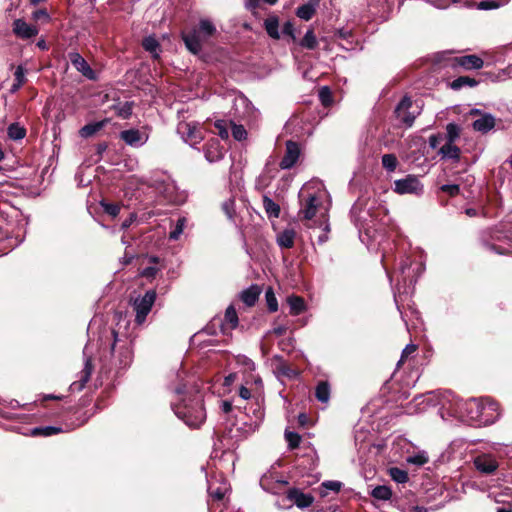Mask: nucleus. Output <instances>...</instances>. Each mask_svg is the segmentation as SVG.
Masks as SVG:
<instances>
[{
	"instance_id": "20e7f679",
	"label": "nucleus",
	"mask_w": 512,
	"mask_h": 512,
	"mask_svg": "<svg viewBox=\"0 0 512 512\" xmlns=\"http://www.w3.org/2000/svg\"><path fill=\"white\" fill-rule=\"evenodd\" d=\"M326 191L320 182H309L300 189L298 197L300 201L299 216L305 220H311L322 204Z\"/></svg>"
},
{
	"instance_id": "4c0bfd02",
	"label": "nucleus",
	"mask_w": 512,
	"mask_h": 512,
	"mask_svg": "<svg viewBox=\"0 0 512 512\" xmlns=\"http://www.w3.org/2000/svg\"><path fill=\"white\" fill-rule=\"evenodd\" d=\"M143 48L152 54L154 58L159 57L160 44L154 36H148L143 39Z\"/></svg>"
},
{
	"instance_id": "ddd939ff",
	"label": "nucleus",
	"mask_w": 512,
	"mask_h": 512,
	"mask_svg": "<svg viewBox=\"0 0 512 512\" xmlns=\"http://www.w3.org/2000/svg\"><path fill=\"white\" fill-rule=\"evenodd\" d=\"M436 392H429L425 395H419L414 397V399L408 404L406 407L407 414H419L426 411V409L430 406H436Z\"/></svg>"
},
{
	"instance_id": "f03ea898",
	"label": "nucleus",
	"mask_w": 512,
	"mask_h": 512,
	"mask_svg": "<svg viewBox=\"0 0 512 512\" xmlns=\"http://www.w3.org/2000/svg\"><path fill=\"white\" fill-rule=\"evenodd\" d=\"M111 355L110 364L103 361L102 368L115 369L116 373L126 370L133 362L132 341L125 335L120 336L115 330H110L105 336Z\"/></svg>"
},
{
	"instance_id": "f704fd0d",
	"label": "nucleus",
	"mask_w": 512,
	"mask_h": 512,
	"mask_svg": "<svg viewBox=\"0 0 512 512\" xmlns=\"http://www.w3.org/2000/svg\"><path fill=\"white\" fill-rule=\"evenodd\" d=\"M187 222H188V220L185 216L179 217L169 233V236H168L169 240H171V241L179 240L185 227L187 226Z\"/></svg>"
},
{
	"instance_id": "a211bd4d",
	"label": "nucleus",
	"mask_w": 512,
	"mask_h": 512,
	"mask_svg": "<svg viewBox=\"0 0 512 512\" xmlns=\"http://www.w3.org/2000/svg\"><path fill=\"white\" fill-rule=\"evenodd\" d=\"M120 138L127 145L136 148L143 146L148 140V136L141 133L138 129H128L121 131Z\"/></svg>"
},
{
	"instance_id": "393cba45",
	"label": "nucleus",
	"mask_w": 512,
	"mask_h": 512,
	"mask_svg": "<svg viewBox=\"0 0 512 512\" xmlns=\"http://www.w3.org/2000/svg\"><path fill=\"white\" fill-rule=\"evenodd\" d=\"M320 0H308L307 3L299 6L296 9V15L302 20L309 21L315 14L316 8Z\"/></svg>"
},
{
	"instance_id": "774afa93",
	"label": "nucleus",
	"mask_w": 512,
	"mask_h": 512,
	"mask_svg": "<svg viewBox=\"0 0 512 512\" xmlns=\"http://www.w3.org/2000/svg\"><path fill=\"white\" fill-rule=\"evenodd\" d=\"M342 483L339 481H325L322 483V487L333 491V492H339L341 489Z\"/></svg>"
},
{
	"instance_id": "680f3d73",
	"label": "nucleus",
	"mask_w": 512,
	"mask_h": 512,
	"mask_svg": "<svg viewBox=\"0 0 512 512\" xmlns=\"http://www.w3.org/2000/svg\"><path fill=\"white\" fill-rule=\"evenodd\" d=\"M282 34L291 38L292 41L296 40L295 27L291 21H286L282 28Z\"/></svg>"
},
{
	"instance_id": "ea45409f",
	"label": "nucleus",
	"mask_w": 512,
	"mask_h": 512,
	"mask_svg": "<svg viewBox=\"0 0 512 512\" xmlns=\"http://www.w3.org/2000/svg\"><path fill=\"white\" fill-rule=\"evenodd\" d=\"M315 396L319 402L327 403L330 399V385L326 381L318 383L315 389Z\"/></svg>"
},
{
	"instance_id": "052dcab7",
	"label": "nucleus",
	"mask_w": 512,
	"mask_h": 512,
	"mask_svg": "<svg viewBox=\"0 0 512 512\" xmlns=\"http://www.w3.org/2000/svg\"><path fill=\"white\" fill-rule=\"evenodd\" d=\"M407 462L410 464L417 465V466H422L428 462V457L424 453L416 454V455L409 456L407 458Z\"/></svg>"
},
{
	"instance_id": "72a5a7b5",
	"label": "nucleus",
	"mask_w": 512,
	"mask_h": 512,
	"mask_svg": "<svg viewBox=\"0 0 512 512\" xmlns=\"http://www.w3.org/2000/svg\"><path fill=\"white\" fill-rule=\"evenodd\" d=\"M370 495L376 500L387 501L392 497V490L387 485H377L372 488Z\"/></svg>"
},
{
	"instance_id": "cd10ccee",
	"label": "nucleus",
	"mask_w": 512,
	"mask_h": 512,
	"mask_svg": "<svg viewBox=\"0 0 512 512\" xmlns=\"http://www.w3.org/2000/svg\"><path fill=\"white\" fill-rule=\"evenodd\" d=\"M439 154L444 159H452L456 162L460 160V149L454 145V142H448L440 148Z\"/></svg>"
},
{
	"instance_id": "f8f14e48",
	"label": "nucleus",
	"mask_w": 512,
	"mask_h": 512,
	"mask_svg": "<svg viewBox=\"0 0 512 512\" xmlns=\"http://www.w3.org/2000/svg\"><path fill=\"white\" fill-rule=\"evenodd\" d=\"M475 469L483 475H492L499 468V463L494 455L490 453H481L473 459Z\"/></svg>"
},
{
	"instance_id": "412c9836",
	"label": "nucleus",
	"mask_w": 512,
	"mask_h": 512,
	"mask_svg": "<svg viewBox=\"0 0 512 512\" xmlns=\"http://www.w3.org/2000/svg\"><path fill=\"white\" fill-rule=\"evenodd\" d=\"M411 268V261L408 257H406L400 264L399 266V273L401 275V278H402V281L404 282V284H406L407 282V278H409V284L410 285H415V283L417 282V278L420 276V274L424 271L425 267H424V264L420 263L417 267V271H416V275L415 276H410V275H406L407 271H409Z\"/></svg>"
},
{
	"instance_id": "e433bc0d",
	"label": "nucleus",
	"mask_w": 512,
	"mask_h": 512,
	"mask_svg": "<svg viewBox=\"0 0 512 512\" xmlns=\"http://www.w3.org/2000/svg\"><path fill=\"white\" fill-rule=\"evenodd\" d=\"M199 35L203 38H209L216 33V27L209 19H201L199 21L198 30Z\"/></svg>"
},
{
	"instance_id": "a19ab883",
	"label": "nucleus",
	"mask_w": 512,
	"mask_h": 512,
	"mask_svg": "<svg viewBox=\"0 0 512 512\" xmlns=\"http://www.w3.org/2000/svg\"><path fill=\"white\" fill-rule=\"evenodd\" d=\"M7 134L12 140H22L26 136V129L19 123L15 122L8 126Z\"/></svg>"
},
{
	"instance_id": "f3484780",
	"label": "nucleus",
	"mask_w": 512,
	"mask_h": 512,
	"mask_svg": "<svg viewBox=\"0 0 512 512\" xmlns=\"http://www.w3.org/2000/svg\"><path fill=\"white\" fill-rule=\"evenodd\" d=\"M498 404L488 398L483 399V416L481 426H487L495 423L500 416Z\"/></svg>"
},
{
	"instance_id": "a878e982",
	"label": "nucleus",
	"mask_w": 512,
	"mask_h": 512,
	"mask_svg": "<svg viewBox=\"0 0 512 512\" xmlns=\"http://www.w3.org/2000/svg\"><path fill=\"white\" fill-rule=\"evenodd\" d=\"M260 293L261 290L257 285H251L240 293V299L245 305L252 307L257 302Z\"/></svg>"
},
{
	"instance_id": "f257e3e1",
	"label": "nucleus",
	"mask_w": 512,
	"mask_h": 512,
	"mask_svg": "<svg viewBox=\"0 0 512 512\" xmlns=\"http://www.w3.org/2000/svg\"><path fill=\"white\" fill-rule=\"evenodd\" d=\"M178 399L171 403L175 415L190 428H199L206 419V410L201 392L195 388H187L184 382L171 386Z\"/></svg>"
},
{
	"instance_id": "a18cd8bd",
	"label": "nucleus",
	"mask_w": 512,
	"mask_h": 512,
	"mask_svg": "<svg viewBox=\"0 0 512 512\" xmlns=\"http://www.w3.org/2000/svg\"><path fill=\"white\" fill-rule=\"evenodd\" d=\"M510 0H485L477 4L479 10H493L506 5Z\"/></svg>"
},
{
	"instance_id": "0eeeda50",
	"label": "nucleus",
	"mask_w": 512,
	"mask_h": 512,
	"mask_svg": "<svg viewBox=\"0 0 512 512\" xmlns=\"http://www.w3.org/2000/svg\"><path fill=\"white\" fill-rule=\"evenodd\" d=\"M463 414L461 421L471 425L481 426L483 416V399L470 398L462 404Z\"/></svg>"
},
{
	"instance_id": "5701e85b",
	"label": "nucleus",
	"mask_w": 512,
	"mask_h": 512,
	"mask_svg": "<svg viewBox=\"0 0 512 512\" xmlns=\"http://www.w3.org/2000/svg\"><path fill=\"white\" fill-rule=\"evenodd\" d=\"M472 126L475 131L487 133L494 128L495 117L490 113H483L480 118L473 122Z\"/></svg>"
},
{
	"instance_id": "dca6fc26",
	"label": "nucleus",
	"mask_w": 512,
	"mask_h": 512,
	"mask_svg": "<svg viewBox=\"0 0 512 512\" xmlns=\"http://www.w3.org/2000/svg\"><path fill=\"white\" fill-rule=\"evenodd\" d=\"M299 156L300 147L298 143L291 140L287 141L285 155L283 156L279 164L280 168L284 170L292 168L296 164Z\"/></svg>"
},
{
	"instance_id": "3c124183",
	"label": "nucleus",
	"mask_w": 512,
	"mask_h": 512,
	"mask_svg": "<svg viewBox=\"0 0 512 512\" xmlns=\"http://www.w3.org/2000/svg\"><path fill=\"white\" fill-rule=\"evenodd\" d=\"M265 299L268 310L270 312H276L278 310V301L272 288H268L265 292Z\"/></svg>"
},
{
	"instance_id": "39448f33",
	"label": "nucleus",
	"mask_w": 512,
	"mask_h": 512,
	"mask_svg": "<svg viewBox=\"0 0 512 512\" xmlns=\"http://www.w3.org/2000/svg\"><path fill=\"white\" fill-rule=\"evenodd\" d=\"M436 399V406H439L438 414L444 421H448L450 418L461 421L464 400L459 399L450 391L436 392Z\"/></svg>"
},
{
	"instance_id": "37998d69",
	"label": "nucleus",
	"mask_w": 512,
	"mask_h": 512,
	"mask_svg": "<svg viewBox=\"0 0 512 512\" xmlns=\"http://www.w3.org/2000/svg\"><path fill=\"white\" fill-rule=\"evenodd\" d=\"M299 45L309 50H313L317 47L318 41L312 29L306 31Z\"/></svg>"
},
{
	"instance_id": "4468645a",
	"label": "nucleus",
	"mask_w": 512,
	"mask_h": 512,
	"mask_svg": "<svg viewBox=\"0 0 512 512\" xmlns=\"http://www.w3.org/2000/svg\"><path fill=\"white\" fill-rule=\"evenodd\" d=\"M178 133L181 135L182 139L191 147L196 146L203 139V135L198 127V124L193 122L180 123L178 125Z\"/></svg>"
},
{
	"instance_id": "de8ad7c7",
	"label": "nucleus",
	"mask_w": 512,
	"mask_h": 512,
	"mask_svg": "<svg viewBox=\"0 0 512 512\" xmlns=\"http://www.w3.org/2000/svg\"><path fill=\"white\" fill-rule=\"evenodd\" d=\"M461 128L456 123H449L446 126V141L455 142L460 137Z\"/></svg>"
},
{
	"instance_id": "7c9ffc66",
	"label": "nucleus",
	"mask_w": 512,
	"mask_h": 512,
	"mask_svg": "<svg viewBox=\"0 0 512 512\" xmlns=\"http://www.w3.org/2000/svg\"><path fill=\"white\" fill-rule=\"evenodd\" d=\"M296 233L293 229H285L277 235L276 241L281 248H292Z\"/></svg>"
},
{
	"instance_id": "aec40b11",
	"label": "nucleus",
	"mask_w": 512,
	"mask_h": 512,
	"mask_svg": "<svg viewBox=\"0 0 512 512\" xmlns=\"http://www.w3.org/2000/svg\"><path fill=\"white\" fill-rule=\"evenodd\" d=\"M287 499L301 509L309 507L314 500L312 495L303 493L298 488L289 489Z\"/></svg>"
},
{
	"instance_id": "79ce46f5",
	"label": "nucleus",
	"mask_w": 512,
	"mask_h": 512,
	"mask_svg": "<svg viewBox=\"0 0 512 512\" xmlns=\"http://www.w3.org/2000/svg\"><path fill=\"white\" fill-rule=\"evenodd\" d=\"M63 431V428L60 426H45V427H35L32 430L33 436H52L58 434Z\"/></svg>"
},
{
	"instance_id": "bb28decb",
	"label": "nucleus",
	"mask_w": 512,
	"mask_h": 512,
	"mask_svg": "<svg viewBox=\"0 0 512 512\" xmlns=\"http://www.w3.org/2000/svg\"><path fill=\"white\" fill-rule=\"evenodd\" d=\"M108 122L109 119H103L101 121L88 123L79 130V135L82 138H90L102 130Z\"/></svg>"
},
{
	"instance_id": "c03bdc74",
	"label": "nucleus",
	"mask_w": 512,
	"mask_h": 512,
	"mask_svg": "<svg viewBox=\"0 0 512 512\" xmlns=\"http://www.w3.org/2000/svg\"><path fill=\"white\" fill-rule=\"evenodd\" d=\"M477 85V81L473 78L467 76H460L452 81L451 88L454 90H459L464 86L474 87Z\"/></svg>"
},
{
	"instance_id": "c85d7f7f",
	"label": "nucleus",
	"mask_w": 512,
	"mask_h": 512,
	"mask_svg": "<svg viewBox=\"0 0 512 512\" xmlns=\"http://www.w3.org/2000/svg\"><path fill=\"white\" fill-rule=\"evenodd\" d=\"M264 28L272 39L279 40L281 35L279 31V20L276 16H269L264 20Z\"/></svg>"
},
{
	"instance_id": "2f4dec72",
	"label": "nucleus",
	"mask_w": 512,
	"mask_h": 512,
	"mask_svg": "<svg viewBox=\"0 0 512 512\" xmlns=\"http://www.w3.org/2000/svg\"><path fill=\"white\" fill-rule=\"evenodd\" d=\"M287 303L290 308V313L294 316L302 314L306 310V304L303 298L299 296H289Z\"/></svg>"
},
{
	"instance_id": "6e6552de",
	"label": "nucleus",
	"mask_w": 512,
	"mask_h": 512,
	"mask_svg": "<svg viewBox=\"0 0 512 512\" xmlns=\"http://www.w3.org/2000/svg\"><path fill=\"white\" fill-rule=\"evenodd\" d=\"M12 33L17 39L32 41L39 34V28L24 18H16L12 22Z\"/></svg>"
},
{
	"instance_id": "7ed1b4c3",
	"label": "nucleus",
	"mask_w": 512,
	"mask_h": 512,
	"mask_svg": "<svg viewBox=\"0 0 512 512\" xmlns=\"http://www.w3.org/2000/svg\"><path fill=\"white\" fill-rule=\"evenodd\" d=\"M384 208L376 207V200L369 197L361 196L353 204L350 215L354 225L358 228L359 232L365 231L370 235V230L374 227V221L381 214H385Z\"/></svg>"
},
{
	"instance_id": "0e129e2a",
	"label": "nucleus",
	"mask_w": 512,
	"mask_h": 512,
	"mask_svg": "<svg viewBox=\"0 0 512 512\" xmlns=\"http://www.w3.org/2000/svg\"><path fill=\"white\" fill-rule=\"evenodd\" d=\"M209 494L216 500H221L224 498L227 488L226 487H218L214 489L212 485L208 488Z\"/></svg>"
},
{
	"instance_id": "69168bd1",
	"label": "nucleus",
	"mask_w": 512,
	"mask_h": 512,
	"mask_svg": "<svg viewBox=\"0 0 512 512\" xmlns=\"http://www.w3.org/2000/svg\"><path fill=\"white\" fill-rule=\"evenodd\" d=\"M329 232H330V224H329L328 220L325 219V221L323 223L322 233L318 236V239H317L318 244L322 245L325 242H327V240L329 238L328 237Z\"/></svg>"
},
{
	"instance_id": "58836bf2",
	"label": "nucleus",
	"mask_w": 512,
	"mask_h": 512,
	"mask_svg": "<svg viewBox=\"0 0 512 512\" xmlns=\"http://www.w3.org/2000/svg\"><path fill=\"white\" fill-rule=\"evenodd\" d=\"M262 201L267 215L272 218H278L280 215V206L267 195L263 196Z\"/></svg>"
},
{
	"instance_id": "338daca9",
	"label": "nucleus",
	"mask_w": 512,
	"mask_h": 512,
	"mask_svg": "<svg viewBox=\"0 0 512 512\" xmlns=\"http://www.w3.org/2000/svg\"><path fill=\"white\" fill-rule=\"evenodd\" d=\"M319 97L324 105H328L331 101V91L329 87L323 86L319 91Z\"/></svg>"
},
{
	"instance_id": "473e14b6",
	"label": "nucleus",
	"mask_w": 512,
	"mask_h": 512,
	"mask_svg": "<svg viewBox=\"0 0 512 512\" xmlns=\"http://www.w3.org/2000/svg\"><path fill=\"white\" fill-rule=\"evenodd\" d=\"M134 103L131 101L118 102L112 105L116 115L122 119H128L132 115Z\"/></svg>"
},
{
	"instance_id": "5fc2aeb1",
	"label": "nucleus",
	"mask_w": 512,
	"mask_h": 512,
	"mask_svg": "<svg viewBox=\"0 0 512 512\" xmlns=\"http://www.w3.org/2000/svg\"><path fill=\"white\" fill-rule=\"evenodd\" d=\"M100 205L103 208L104 212L111 216L112 218L117 217L120 212V206L116 203H108L105 201H101Z\"/></svg>"
},
{
	"instance_id": "1a4fd4ad",
	"label": "nucleus",
	"mask_w": 512,
	"mask_h": 512,
	"mask_svg": "<svg viewBox=\"0 0 512 512\" xmlns=\"http://www.w3.org/2000/svg\"><path fill=\"white\" fill-rule=\"evenodd\" d=\"M89 352V345L87 344L83 350V354L85 357L84 360V367L77 375L78 379L74 382H72L69 386V390L71 392H80L84 389L86 383L89 381L92 372H93V365L91 357L88 355Z\"/></svg>"
},
{
	"instance_id": "49530a36",
	"label": "nucleus",
	"mask_w": 512,
	"mask_h": 512,
	"mask_svg": "<svg viewBox=\"0 0 512 512\" xmlns=\"http://www.w3.org/2000/svg\"><path fill=\"white\" fill-rule=\"evenodd\" d=\"M225 322L229 325L230 329H235L238 325V316L233 306H228L224 316Z\"/></svg>"
},
{
	"instance_id": "6ab92c4d",
	"label": "nucleus",
	"mask_w": 512,
	"mask_h": 512,
	"mask_svg": "<svg viewBox=\"0 0 512 512\" xmlns=\"http://www.w3.org/2000/svg\"><path fill=\"white\" fill-rule=\"evenodd\" d=\"M154 187L167 201H175L177 186L173 180H155Z\"/></svg>"
},
{
	"instance_id": "2eb2a0df",
	"label": "nucleus",
	"mask_w": 512,
	"mask_h": 512,
	"mask_svg": "<svg viewBox=\"0 0 512 512\" xmlns=\"http://www.w3.org/2000/svg\"><path fill=\"white\" fill-rule=\"evenodd\" d=\"M69 61L73 65V67L81 73L84 77H86L89 80H95L96 74L94 70L90 67L88 62L84 59V57L76 52L72 51L68 54Z\"/></svg>"
},
{
	"instance_id": "9b49d317",
	"label": "nucleus",
	"mask_w": 512,
	"mask_h": 512,
	"mask_svg": "<svg viewBox=\"0 0 512 512\" xmlns=\"http://www.w3.org/2000/svg\"><path fill=\"white\" fill-rule=\"evenodd\" d=\"M412 108V100L408 96H404L395 108L396 118L406 127H411L419 112H410Z\"/></svg>"
},
{
	"instance_id": "423d86ee",
	"label": "nucleus",
	"mask_w": 512,
	"mask_h": 512,
	"mask_svg": "<svg viewBox=\"0 0 512 512\" xmlns=\"http://www.w3.org/2000/svg\"><path fill=\"white\" fill-rule=\"evenodd\" d=\"M156 296V291L154 289H149L144 295L131 298L130 304L135 312V322L138 325H142L146 321V318L155 303Z\"/></svg>"
},
{
	"instance_id": "4be33fe9",
	"label": "nucleus",
	"mask_w": 512,
	"mask_h": 512,
	"mask_svg": "<svg viewBox=\"0 0 512 512\" xmlns=\"http://www.w3.org/2000/svg\"><path fill=\"white\" fill-rule=\"evenodd\" d=\"M186 48L193 54H199L202 51V41L199 33L194 30L182 35Z\"/></svg>"
},
{
	"instance_id": "864d4df0",
	"label": "nucleus",
	"mask_w": 512,
	"mask_h": 512,
	"mask_svg": "<svg viewBox=\"0 0 512 512\" xmlns=\"http://www.w3.org/2000/svg\"><path fill=\"white\" fill-rule=\"evenodd\" d=\"M222 157V153L218 150L217 147H214L213 145L205 149V158L210 163L217 162Z\"/></svg>"
},
{
	"instance_id": "09e8293b",
	"label": "nucleus",
	"mask_w": 512,
	"mask_h": 512,
	"mask_svg": "<svg viewBox=\"0 0 512 512\" xmlns=\"http://www.w3.org/2000/svg\"><path fill=\"white\" fill-rule=\"evenodd\" d=\"M389 475L396 483H406L408 481L407 472L397 467L390 468Z\"/></svg>"
},
{
	"instance_id": "e2e57ef3",
	"label": "nucleus",
	"mask_w": 512,
	"mask_h": 512,
	"mask_svg": "<svg viewBox=\"0 0 512 512\" xmlns=\"http://www.w3.org/2000/svg\"><path fill=\"white\" fill-rule=\"evenodd\" d=\"M440 189L451 197L457 196L460 192V187L457 184H443Z\"/></svg>"
},
{
	"instance_id": "4d7b16f0",
	"label": "nucleus",
	"mask_w": 512,
	"mask_h": 512,
	"mask_svg": "<svg viewBox=\"0 0 512 512\" xmlns=\"http://www.w3.org/2000/svg\"><path fill=\"white\" fill-rule=\"evenodd\" d=\"M32 20L36 22L48 23L51 17L46 9H37L31 14Z\"/></svg>"
},
{
	"instance_id": "9d476101",
	"label": "nucleus",
	"mask_w": 512,
	"mask_h": 512,
	"mask_svg": "<svg viewBox=\"0 0 512 512\" xmlns=\"http://www.w3.org/2000/svg\"><path fill=\"white\" fill-rule=\"evenodd\" d=\"M394 191L400 195H421L423 193V185L416 176L407 175L405 178L394 181Z\"/></svg>"
},
{
	"instance_id": "c9c22d12",
	"label": "nucleus",
	"mask_w": 512,
	"mask_h": 512,
	"mask_svg": "<svg viewBox=\"0 0 512 512\" xmlns=\"http://www.w3.org/2000/svg\"><path fill=\"white\" fill-rule=\"evenodd\" d=\"M26 81V70L22 65L16 67L14 71V83L10 88L11 93L17 92Z\"/></svg>"
},
{
	"instance_id": "13d9d810",
	"label": "nucleus",
	"mask_w": 512,
	"mask_h": 512,
	"mask_svg": "<svg viewBox=\"0 0 512 512\" xmlns=\"http://www.w3.org/2000/svg\"><path fill=\"white\" fill-rule=\"evenodd\" d=\"M277 370H278L280 375H282L284 377H287L289 379H294V378H296L298 376V372L296 370L290 368L284 362H281L278 365Z\"/></svg>"
},
{
	"instance_id": "b1692460",
	"label": "nucleus",
	"mask_w": 512,
	"mask_h": 512,
	"mask_svg": "<svg viewBox=\"0 0 512 512\" xmlns=\"http://www.w3.org/2000/svg\"><path fill=\"white\" fill-rule=\"evenodd\" d=\"M455 63L465 69H480L483 67V60L477 55H466L455 58Z\"/></svg>"
},
{
	"instance_id": "603ef678",
	"label": "nucleus",
	"mask_w": 512,
	"mask_h": 512,
	"mask_svg": "<svg viewBox=\"0 0 512 512\" xmlns=\"http://www.w3.org/2000/svg\"><path fill=\"white\" fill-rule=\"evenodd\" d=\"M231 133L235 140L242 141L247 137V131L241 124L231 123Z\"/></svg>"
},
{
	"instance_id": "8fccbe9b",
	"label": "nucleus",
	"mask_w": 512,
	"mask_h": 512,
	"mask_svg": "<svg viewBox=\"0 0 512 512\" xmlns=\"http://www.w3.org/2000/svg\"><path fill=\"white\" fill-rule=\"evenodd\" d=\"M382 165L388 172H393L398 165L397 157L391 153L384 154L382 156Z\"/></svg>"
},
{
	"instance_id": "bf43d9fd",
	"label": "nucleus",
	"mask_w": 512,
	"mask_h": 512,
	"mask_svg": "<svg viewBox=\"0 0 512 512\" xmlns=\"http://www.w3.org/2000/svg\"><path fill=\"white\" fill-rule=\"evenodd\" d=\"M222 209L226 216L232 220L235 215V201L233 198H229L228 200L224 201L222 204Z\"/></svg>"
},
{
	"instance_id": "c756f323",
	"label": "nucleus",
	"mask_w": 512,
	"mask_h": 512,
	"mask_svg": "<svg viewBox=\"0 0 512 512\" xmlns=\"http://www.w3.org/2000/svg\"><path fill=\"white\" fill-rule=\"evenodd\" d=\"M148 262L151 265L143 268L139 272V275L141 277H144V278L150 280V279H154L156 277L157 273L161 270V268L156 266V264L159 263V258L157 256H149Z\"/></svg>"
},
{
	"instance_id": "6e6d98bb",
	"label": "nucleus",
	"mask_w": 512,
	"mask_h": 512,
	"mask_svg": "<svg viewBox=\"0 0 512 512\" xmlns=\"http://www.w3.org/2000/svg\"><path fill=\"white\" fill-rule=\"evenodd\" d=\"M285 439H286V441L288 443V447L290 449H295L300 444L301 436L298 433H296V432L286 431L285 432Z\"/></svg>"
}]
</instances>
